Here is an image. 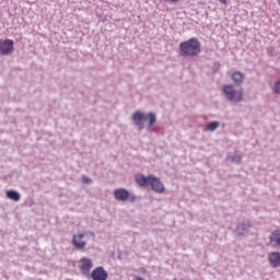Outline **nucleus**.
Segmentation results:
<instances>
[{"label": "nucleus", "mask_w": 280, "mask_h": 280, "mask_svg": "<svg viewBox=\"0 0 280 280\" xmlns=\"http://www.w3.org/2000/svg\"><path fill=\"white\" fill-rule=\"evenodd\" d=\"M82 180H83V183H85V184L91 183V178H89V177H86V176H83V177H82Z\"/></svg>", "instance_id": "16"}, {"label": "nucleus", "mask_w": 280, "mask_h": 280, "mask_svg": "<svg viewBox=\"0 0 280 280\" xmlns=\"http://www.w3.org/2000/svg\"><path fill=\"white\" fill-rule=\"evenodd\" d=\"M179 51L184 58H196V56H199L200 51H202V46L198 38L192 37L179 44Z\"/></svg>", "instance_id": "2"}, {"label": "nucleus", "mask_w": 280, "mask_h": 280, "mask_svg": "<svg viewBox=\"0 0 280 280\" xmlns=\"http://www.w3.org/2000/svg\"><path fill=\"white\" fill-rule=\"evenodd\" d=\"M223 93L230 102H242L244 100V91L242 89L235 90L233 85H225Z\"/></svg>", "instance_id": "4"}, {"label": "nucleus", "mask_w": 280, "mask_h": 280, "mask_svg": "<svg viewBox=\"0 0 280 280\" xmlns=\"http://www.w3.org/2000/svg\"><path fill=\"white\" fill-rule=\"evenodd\" d=\"M133 124L139 128V130H143L145 128V121H149V126H154L156 124V114L149 113L148 115L141 113V110H136L132 115Z\"/></svg>", "instance_id": "3"}, {"label": "nucleus", "mask_w": 280, "mask_h": 280, "mask_svg": "<svg viewBox=\"0 0 280 280\" xmlns=\"http://www.w3.org/2000/svg\"><path fill=\"white\" fill-rule=\"evenodd\" d=\"M79 265L82 275H89V272H91V268H93V260L84 257L80 259Z\"/></svg>", "instance_id": "8"}, {"label": "nucleus", "mask_w": 280, "mask_h": 280, "mask_svg": "<svg viewBox=\"0 0 280 280\" xmlns=\"http://www.w3.org/2000/svg\"><path fill=\"white\" fill-rule=\"evenodd\" d=\"M114 198H116L119 202H126V200H130V202H135V200H137V197L135 195H131L125 188L115 189Z\"/></svg>", "instance_id": "5"}, {"label": "nucleus", "mask_w": 280, "mask_h": 280, "mask_svg": "<svg viewBox=\"0 0 280 280\" xmlns=\"http://www.w3.org/2000/svg\"><path fill=\"white\" fill-rule=\"evenodd\" d=\"M7 198H9V200H14V202H19V200H21V195L15 190H9L7 191Z\"/></svg>", "instance_id": "11"}, {"label": "nucleus", "mask_w": 280, "mask_h": 280, "mask_svg": "<svg viewBox=\"0 0 280 280\" xmlns=\"http://www.w3.org/2000/svg\"><path fill=\"white\" fill-rule=\"evenodd\" d=\"M268 260L271 268H280V253L272 252L268 255Z\"/></svg>", "instance_id": "10"}, {"label": "nucleus", "mask_w": 280, "mask_h": 280, "mask_svg": "<svg viewBox=\"0 0 280 280\" xmlns=\"http://www.w3.org/2000/svg\"><path fill=\"white\" fill-rule=\"evenodd\" d=\"M72 244L78 248V250H82L86 246V241H84V234H77L72 238Z\"/></svg>", "instance_id": "9"}, {"label": "nucleus", "mask_w": 280, "mask_h": 280, "mask_svg": "<svg viewBox=\"0 0 280 280\" xmlns=\"http://www.w3.org/2000/svg\"><path fill=\"white\" fill-rule=\"evenodd\" d=\"M229 160L232 161V163H241L242 162V155L234 154L232 156H229Z\"/></svg>", "instance_id": "14"}, {"label": "nucleus", "mask_w": 280, "mask_h": 280, "mask_svg": "<svg viewBox=\"0 0 280 280\" xmlns=\"http://www.w3.org/2000/svg\"><path fill=\"white\" fill-rule=\"evenodd\" d=\"M218 128H220V122L212 121V122H208L206 125L205 130H207L208 132H213V131L218 130Z\"/></svg>", "instance_id": "12"}, {"label": "nucleus", "mask_w": 280, "mask_h": 280, "mask_svg": "<svg viewBox=\"0 0 280 280\" xmlns=\"http://www.w3.org/2000/svg\"><path fill=\"white\" fill-rule=\"evenodd\" d=\"M220 3H223V5H226L228 0H220Z\"/></svg>", "instance_id": "18"}, {"label": "nucleus", "mask_w": 280, "mask_h": 280, "mask_svg": "<svg viewBox=\"0 0 280 280\" xmlns=\"http://www.w3.org/2000/svg\"><path fill=\"white\" fill-rule=\"evenodd\" d=\"M275 91H276V93H278V95H280V80L278 82H276Z\"/></svg>", "instance_id": "15"}, {"label": "nucleus", "mask_w": 280, "mask_h": 280, "mask_svg": "<svg viewBox=\"0 0 280 280\" xmlns=\"http://www.w3.org/2000/svg\"><path fill=\"white\" fill-rule=\"evenodd\" d=\"M167 1H170V3H178V1L180 0H167Z\"/></svg>", "instance_id": "17"}, {"label": "nucleus", "mask_w": 280, "mask_h": 280, "mask_svg": "<svg viewBox=\"0 0 280 280\" xmlns=\"http://www.w3.org/2000/svg\"><path fill=\"white\" fill-rule=\"evenodd\" d=\"M137 185L140 187H151L155 194H164L165 186L161 183V179L154 177V175H149L145 177L143 174H137L135 176Z\"/></svg>", "instance_id": "1"}, {"label": "nucleus", "mask_w": 280, "mask_h": 280, "mask_svg": "<svg viewBox=\"0 0 280 280\" xmlns=\"http://www.w3.org/2000/svg\"><path fill=\"white\" fill-rule=\"evenodd\" d=\"M92 280H108V271L104 267H96L91 273Z\"/></svg>", "instance_id": "7"}, {"label": "nucleus", "mask_w": 280, "mask_h": 280, "mask_svg": "<svg viewBox=\"0 0 280 280\" xmlns=\"http://www.w3.org/2000/svg\"><path fill=\"white\" fill-rule=\"evenodd\" d=\"M14 51V42L12 39H0V54L1 56H8Z\"/></svg>", "instance_id": "6"}, {"label": "nucleus", "mask_w": 280, "mask_h": 280, "mask_svg": "<svg viewBox=\"0 0 280 280\" xmlns=\"http://www.w3.org/2000/svg\"><path fill=\"white\" fill-rule=\"evenodd\" d=\"M232 80L233 82L242 83L244 82V74L242 72H234L232 73Z\"/></svg>", "instance_id": "13"}]
</instances>
